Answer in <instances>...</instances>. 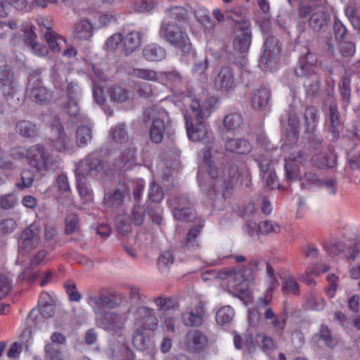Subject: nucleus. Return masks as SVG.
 I'll return each mask as SVG.
<instances>
[{
    "mask_svg": "<svg viewBox=\"0 0 360 360\" xmlns=\"http://www.w3.org/2000/svg\"><path fill=\"white\" fill-rule=\"evenodd\" d=\"M247 227L248 229V233L250 236L255 233H260L262 234L276 233L281 230V227L278 224L270 220L261 221L258 225L255 222L248 221Z\"/></svg>",
    "mask_w": 360,
    "mask_h": 360,
    "instance_id": "obj_22",
    "label": "nucleus"
},
{
    "mask_svg": "<svg viewBox=\"0 0 360 360\" xmlns=\"http://www.w3.org/2000/svg\"><path fill=\"white\" fill-rule=\"evenodd\" d=\"M229 290L234 295H245L248 290V283L241 272L233 271L227 281Z\"/></svg>",
    "mask_w": 360,
    "mask_h": 360,
    "instance_id": "obj_21",
    "label": "nucleus"
},
{
    "mask_svg": "<svg viewBox=\"0 0 360 360\" xmlns=\"http://www.w3.org/2000/svg\"><path fill=\"white\" fill-rule=\"evenodd\" d=\"M15 131L20 136L30 138L35 136L39 131L37 126L28 120H20L15 124Z\"/></svg>",
    "mask_w": 360,
    "mask_h": 360,
    "instance_id": "obj_31",
    "label": "nucleus"
},
{
    "mask_svg": "<svg viewBox=\"0 0 360 360\" xmlns=\"http://www.w3.org/2000/svg\"><path fill=\"white\" fill-rule=\"evenodd\" d=\"M221 139L226 142L225 148L226 150L238 154H246L250 152L251 145L245 139H233V135L230 136L223 132Z\"/></svg>",
    "mask_w": 360,
    "mask_h": 360,
    "instance_id": "obj_17",
    "label": "nucleus"
},
{
    "mask_svg": "<svg viewBox=\"0 0 360 360\" xmlns=\"http://www.w3.org/2000/svg\"><path fill=\"white\" fill-rule=\"evenodd\" d=\"M319 335L329 347H334L338 343V339L332 335L330 329L326 325L321 326Z\"/></svg>",
    "mask_w": 360,
    "mask_h": 360,
    "instance_id": "obj_62",
    "label": "nucleus"
},
{
    "mask_svg": "<svg viewBox=\"0 0 360 360\" xmlns=\"http://www.w3.org/2000/svg\"><path fill=\"white\" fill-rule=\"evenodd\" d=\"M235 315L234 309L230 306H224L219 309L216 314V321L223 326L229 323Z\"/></svg>",
    "mask_w": 360,
    "mask_h": 360,
    "instance_id": "obj_46",
    "label": "nucleus"
},
{
    "mask_svg": "<svg viewBox=\"0 0 360 360\" xmlns=\"http://www.w3.org/2000/svg\"><path fill=\"white\" fill-rule=\"evenodd\" d=\"M165 131V122L160 118L153 120L150 129V139L155 143H160L163 139Z\"/></svg>",
    "mask_w": 360,
    "mask_h": 360,
    "instance_id": "obj_35",
    "label": "nucleus"
},
{
    "mask_svg": "<svg viewBox=\"0 0 360 360\" xmlns=\"http://www.w3.org/2000/svg\"><path fill=\"white\" fill-rule=\"evenodd\" d=\"M146 210L141 205H135L131 210V219L135 225H142L146 219Z\"/></svg>",
    "mask_w": 360,
    "mask_h": 360,
    "instance_id": "obj_61",
    "label": "nucleus"
},
{
    "mask_svg": "<svg viewBox=\"0 0 360 360\" xmlns=\"http://www.w3.org/2000/svg\"><path fill=\"white\" fill-rule=\"evenodd\" d=\"M263 48V53L260 57L261 63L266 65L274 63L281 52V46L278 44L277 39L272 36L268 37Z\"/></svg>",
    "mask_w": 360,
    "mask_h": 360,
    "instance_id": "obj_16",
    "label": "nucleus"
},
{
    "mask_svg": "<svg viewBox=\"0 0 360 360\" xmlns=\"http://www.w3.org/2000/svg\"><path fill=\"white\" fill-rule=\"evenodd\" d=\"M131 312V307L125 311H115L102 313L97 317V326L113 335L121 336Z\"/></svg>",
    "mask_w": 360,
    "mask_h": 360,
    "instance_id": "obj_3",
    "label": "nucleus"
},
{
    "mask_svg": "<svg viewBox=\"0 0 360 360\" xmlns=\"http://www.w3.org/2000/svg\"><path fill=\"white\" fill-rule=\"evenodd\" d=\"M148 198L151 201L157 203L162 200L164 198L162 189L156 182L153 181L150 183L148 190Z\"/></svg>",
    "mask_w": 360,
    "mask_h": 360,
    "instance_id": "obj_63",
    "label": "nucleus"
},
{
    "mask_svg": "<svg viewBox=\"0 0 360 360\" xmlns=\"http://www.w3.org/2000/svg\"><path fill=\"white\" fill-rule=\"evenodd\" d=\"M234 34L233 48L235 51L243 55L247 53L252 41L250 23L243 22V24L236 25Z\"/></svg>",
    "mask_w": 360,
    "mask_h": 360,
    "instance_id": "obj_12",
    "label": "nucleus"
},
{
    "mask_svg": "<svg viewBox=\"0 0 360 360\" xmlns=\"http://www.w3.org/2000/svg\"><path fill=\"white\" fill-rule=\"evenodd\" d=\"M45 354L49 360H64L60 345L48 343L45 346Z\"/></svg>",
    "mask_w": 360,
    "mask_h": 360,
    "instance_id": "obj_56",
    "label": "nucleus"
},
{
    "mask_svg": "<svg viewBox=\"0 0 360 360\" xmlns=\"http://www.w3.org/2000/svg\"><path fill=\"white\" fill-rule=\"evenodd\" d=\"M271 97L269 90L264 87H260L253 91L251 97L252 107L255 110H262L269 103Z\"/></svg>",
    "mask_w": 360,
    "mask_h": 360,
    "instance_id": "obj_26",
    "label": "nucleus"
},
{
    "mask_svg": "<svg viewBox=\"0 0 360 360\" xmlns=\"http://www.w3.org/2000/svg\"><path fill=\"white\" fill-rule=\"evenodd\" d=\"M203 224H198L193 226V228L188 231L186 237L184 246L185 248L190 251H194L198 248L199 243L198 237L200 234Z\"/></svg>",
    "mask_w": 360,
    "mask_h": 360,
    "instance_id": "obj_34",
    "label": "nucleus"
},
{
    "mask_svg": "<svg viewBox=\"0 0 360 360\" xmlns=\"http://www.w3.org/2000/svg\"><path fill=\"white\" fill-rule=\"evenodd\" d=\"M339 89L343 106L346 107L350 103L351 88L349 79L343 78L339 84Z\"/></svg>",
    "mask_w": 360,
    "mask_h": 360,
    "instance_id": "obj_60",
    "label": "nucleus"
},
{
    "mask_svg": "<svg viewBox=\"0 0 360 360\" xmlns=\"http://www.w3.org/2000/svg\"><path fill=\"white\" fill-rule=\"evenodd\" d=\"M134 92L122 86H115L110 91V99L116 103H124L133 98Z\"/></svg>",
    "mask_w": 360,
    "mask_h": 360,
    "instance_id": "obj_36",
    "label": "nucleus"
},
{
    "mask_svg": "<svg viewBox=\"0 0 360 360\" xmlns=\"http://www.w3.org/2000/svg\"><path fill=\"white\" fill-rule=\"evenodd\" d=\"M192 205L193 201L188 195H181L176 198L173 210L174 217L177 220L193 221L196 214L191 207Z\"/></svg>",
    "mask_w": 360,
    "mask_h": 360,
    "instance_id": "obj_13",
    "label": "nucleus"
},
{
    "mask_svg": "<svg viewBox=\"0 0 360 360\" xmlns=\"http://www.w3.org/2000/svg\"><path fill=\"white\" fill-rule=\"evenodd\" d=\"M0 88L8 104L15 108L22 101L18 97V82L11 67L8 65L0 70Z\"/></svg>",
    "mask_w": 360,
    "mask_h": 360,
    "instance_id": "obj_4",
    "label": "nucleus"
},
{
    "mask_svg": "<svg viewBox=\"0 0 360 360\" xmlns=\"http://www.w3.org/2000/svg\"><path fill=\"white\" fill-rule=\"evenodd\" d=\"M134 90L140 98L148 99L155 95V89L153 85L139 82L134 84Z\"/></svg>",
    "mask_w": 360,
    "mask_h": 360,
    "instance_id": "obj_51",
    "label": "nucleus"
},
{
    "mask_svg": "<svg viewBox=\"0 0 360 360\" xmlns=\"http://www.w3.org/2000/svg\"><path fill=\"white\" fill-rule=\"evenodd\" d=\"M129 75L132 77L150 82H156L160 77L157 71L148 68H134L130 70Z\"/></svg>",
    "mask_w": 360,
    "mask_h": 360,
    "instance_id": "obj_33",
    "label": "nucleus"
},
{
    "mask_svg": "<svg viewBox=\"0 0 360 360\" xmlns=\"http://www.w3.org/2000/svg\"><path fill=\"white\" fill-rule=\"evenodd\" d=\"M141 35L138 32H130L123 37L124 54L129 56L135 51L141 44Z\"/></svg>",
    "mask_w": 360,
    "mask_h": 360,
    "instance_id": "obj_28",
    "label": "nucleus"
},
{
    "mask_svg": "<svg viewBox=\"0 0 360 360\" xmlns=\"http://www.w3.org/2000/svg\"><path fill=\"white\" fill-rule=\"evenodd\" d=\"M127 187L124 184H119L117 187L105 193L103 202L109 207H117L122 204Z\"/></svg>",
    "mask_w": 360,
    "mask_h": 360,
    "instance_id": "obj_23",
    "label": "nucleus"
},
{
    "mask_svg": "<svg viewBox=\"0 0 360 360\" xmlns=\"http://www.w3.org/2000/svg\"><path fill=\"white\" fill-rule=\"evenodd\" d=\"M193 58V72L198 75H204L207 69V58L206 55L201 53L198 55L194 52L192 54Z\"/></svg>",
    "mask_w": 360,
    "mask_h": 360,
    "instance_id": "obj_45",
    "label": "nucleus"
},
{
    "mask_svg": "<svg viewBox=\"0 0 360 360\" xmlns=\"http://www.w3.org/2000/svg\"><path fill=\"white\" fill-rule=\"evenodd\" d=\"M282 291L285 294H291L295 296L300 295V285L292 276L283 278Z\"/></svg>",
    "mask_w": 360,
    "mask_h": 360,
    "instance_id": "obj_44",
    "label": "nucleus"
},
{
    "mask_svg": "<svg viewBox=\"0 0 360 360\" xmlns=\"http://www.w3.org/2000/svg\"><path fill=\"white\" fill-rule=\"evenodd\" d=\"M41 229L35 224H31L21 233L18 240V252L21 255H26L36 249L41 241Z\"/></svg>",
    "mask_w": 360,
    "mask_h": 360,
    "instance_id": "obj_10",
    "label": "nucleus"
},
{
    "mask_svg": "<svg viewBox=\"0 0 360 360\" xmlns=\"http://www.w3.org/2000/svg\"><path fill=\"white\" fill-rule=\"evenodd\" d=\"M246 9L243 7H235L226 13L227 18L231 19L236 22V25L243 24V22H250L245 19Z\"/></svg>",
    "mask_w": 360,
    "mask_h": 360,
    "instance_id": "obj_52",
    "label": "nucleus"
},
{
    "mask_svg": "<svg viewBox=\"0 0 360 360\" xmlns=\"http://www.w3.org/2000/svg\"><path fill=\"white\" fill-rule=\"evenodd\" d=\"M210 156L211 153L210 149L202 150L200 154V157L203 158L208 174L214 179L216 176H218V167L216 166L215 163L212 162Z\"/></svg>",
    "mask_w": 360,
    "mask_h": 360,
    "instance_id": "obj_49",
    "label": "nucleus"
},
{
    "mask_svg": "<svg viewBox=\"0 0 360 360\" xmlns=\"http://www.w3.org/2000/svg\"><path fill=\"white\" fill-rule=\"evenodd\" d=\"M233 342L237 349H243L244 347L249 354H252L255 350L252 338L244 341L240 335H236L233 338Z\"/></svg>",
    "mask_w": 360,
    "mask_h": 360,
    "instance_id": "obj_64",
    "label": "nucleus"
},
{
    "mask_svg": "<svg viewBox=\"0 0 360 360\" xmlns=\"http://www.w3.org/2000/svg\"><path fill=\"white\" fill-rule=\"evenodd\" d=\"M44 37L49 47L55 52L60 51L58 39L62 40V37H59L51 27L47 28V31L44 32Z\"/></svg>",
    "mask_w": 360,
    "mask_h": 360,
    "instance_id": "obj_58",
    "label": "nucleus"
},
{
    "mask_svg": "<svg viewBox=\"0 0 360 360\" xmlns=\"http://www.w3.org/2000/svg\"><path fill=\"white\" fill-rule=\"evenodd\" d=\"M79 231V218L75 214H70L65 219V233L68 235L75 233Z\"/></svg>",
    "mask_w": 360,
    "mask_h": 360,
    "instance_id": "obj_59",
    "label": "nucleus"
},
{
    "mask_svg": "<svg viewBox=\"0 0 360 360\" xmlns=\"http://www.w3.org/2000/svg\"><path fill=\"white\" fill-rule=\"evenodd\" d=\"M134 346L140 351L145 350L150 345V338L143 334V328H139L132 338Z\"/></svg>",
    "mask_w": 360,
    "mask_h": 360,
    "instance_id": "obj_47",
    "label": "nucleus"
},
{
    "mask_svg": "<svg viewBox=\"0 0 360 360\" xmlns=\"http://www.w3.org/2000/svg\"><path fill=\"white\" fill-rule=\"evenodd\" d=\"M27 94L32 101L40 105L47 104L52 97L51 91L42 84L40 73L37 71L29 75Z\"/></svg>",
    "mask_w": 360,
    "mask_h": 360,
    "instance_id": "obj_9",
    "label": "nucleus"
},
{
    "mask_svg": "<svg viewBox=\"0 0 360 360\" xmlns=\"http://www.w3.org/2000/svg\"><path fill=\"white\" fill-rule=\"evenodd\" d=\"M158 310L165 313L169 310H174L178 307V302L172 297H158L154 300Z\"/></svg>",
    "mask_w": 360,
    "mask_h": 360,
    "instance_id": "obj_41",
    "label": "nucleus"
},
{
    "mask_svg": "<svg viewBox=\"0 0 360 360\" xmlns=\"http://www.w3.org/2000/svg\"><path fill=\"white\" fill-rule=\"evenodd\" d=\"M316 62V56L307 51L306 55L300 59L295 70V75L298 77H311L317 70Z\"/></svg>",
    "mask_w": 360,
    "mask_h": 360,
    "instance_id": "obj_15",
    "label": "nucleus"
},
{
    "mask_svg": "<svg viewBox=\"0 0 360 360\" xmlns=\"http://www.w3.org/2000/svg\"><path fill=\"white\" fill-rule=\"evenodd\" d=\"M143 57L148 61L158 62L165 58V49L157 44L146 45L142 51Z\"/></svg>",
    "mask_w": 360,
    "mask_h": 360,
    "instance_id": "obj_24",
    "label": "nucleus"
},
{
    "mask_svg": "<svg viewBox=\"0 0 360 360\" xmlns=\"http://www.w3.org/2000/svg\"><path fill=\"white\" fill-rule=\"evenodd\" d=\"M288 123L291 128V131L287 136L286 142L290 144L296 142L299 136L298 128L300 120L294 112H290L288 114Z\"/></svg>",
    "mask_w": 360,
    "mask_h": 360,
    "instance_id": "obj_40",
    "label": "nucleus"
},
{
    "mask_svg": "<svg viewBox=\"0 0 360 360\" xmlns=\"http://www.w3.org/2000/svg\"><path fill=\"white\" fill-rule=\"evenodd\" d=\"M92 139V129L89 125L79 126L76 131V143L79 147L86 146Z\"/></svg>",
    "mask_w": 360,
    "mask_h": 360,
    "instance_id": "obj_39",
    "label": "nucleus"
},
{
    "mask_svg": "<svg viewBox=\"0 0 360 360\" xmlns=\"http://www.w3.org/2000/svg\"><path fill=\"white\" fill-rule=\"evenodd\" d=\"M240 172L238 165L235 163H231L224 167L221 174L218 171V176H216L210 182L212 186L211 195H216L217 193H224L225 191L232 188L234 184L240 177Z\"/></svg>",
    "mask_w": 360,
    "mask_h": 360,
    "instance_id": "obj_8",
    "label": "nucleus"
},
{
    "mask_svg": "<svg viewBox=\"0 0 360 360\" xmlns=\"http://www.w3.org/2000/svg\"><path fill=\"white\" fill-rule=\"evenodd\" d=\"M133 316L135 321L145 325L146 328L151 330L157 328L158 321L153 309L146 306L138 307Z\"/></svg>",
    "mask_w": 360,
    "mask_h": 360,
    "instance_id": "obj_14",
    "label": "nucleus"
},
{
    "mask_svg": "<svg viewBox=\"0 0 360 360\" xmlns=\"http://www.w3.org/2000/svg\"><path fill=\"white\" fill-rule=\"evenodd\" d=\"M214 98L205 100L200 103L197 100H192L189 105L190 114H185V124L188 137L192 141L203 140L207 135L208 129L205 122L213 111Z\"/></svg>",
    "mask_w": 360,
    "mask_h": 360,
    "instance_id": "obj_1",
    "label": "nucleus"
},
{
    "mask_svg": "<svg viewBox=\"0 0 360 360\" xmlns=\"http://www.w3.org/2000/svg\"><path fill=\"white\" fill-rule=\"evenodd\" d=\"M300 18L308 17L309 26L314 32H324L330 21V15L322 8H314L311 6L300 3L297 9Z\"/></svg>",
    "mask_w": 360,
    "mask_h": 360,
    "instance_id": "obj_6",
    "label": "nucleus"
},
{
    "mask_svg": "<svg viewBox=\"0 0 360 360\" xmlns=\"http://www.w3.org/2000/svg\"><path fill=\"white\" fill-rule=\"evenodd\" d=\"M103 161L94 153H91L77 163L76 177L84 179L98 177L103 173Z\"/></svg>",
    "mask_w": 360,
    "mask_h": 360,
    "instance_id": "obj_11",
    "label": "nucleus"
},
{
    "mask_svg": "<svg viewBox=\"0 0 360 360\" xmlns=\"http://www.w3.org/2000/svg\"><path fill=\"white\" fill-rule=\"evenodd\" d=\"M53 131L57 134L53 146L56 150L61 152L68 151L71 149V140L65 133L64 129L58 120L53 124Z\"/></svg>",
    "mask_w": 360,
    "mask_h": 360,
    "instance_id": "obj_20",
    "label": "nucleus"
},
{
    "mask_svg": "<svg viewBox=\"0 0 360 360\" xmlns=\"http://www.w3.org/2000/svg\"><path fill=\"white\" fill-rule=\"evenodd\" d=\"M36 37V34L30 30L27 44L31 48L33 53H35L37 56L41 57L45 56L48 53V49L46 48V46L38 44L37 41H35Z\"/></svg>",
    "mask_w": 360,
    "mask_h": 360,
    "instance_id": "obj_54",
    "label": "nucleus"
},
{
    "mask_svg": "<svg viewBox=\"0 0 360 360\" xmlns=\"http://www.w3.org/2000/svg\"><path fill=\"white\" fill-rule=\"evenodd\" d=\"M255 341L261 349L266 353L271 352L276 347L273 339L264 333L257 334Z\"/></svg>",
    "mask_w": 360,
    "mask_h": 360,
    "instance_id": "obj_50",
    "label": "nucleus"
},
{
    "mask_svg": "<svg viewBox=\"0 0 360 360\" xmlns=\"http://www.w3.org/2000/svg\"><path fill=\"white\" fill-rule=\"evenodd\" d=\"M35 174L32 170L24 169L20 174V181L17 183L16 186L21 190L30 188L33 184Z\"/></svg>",
    "mask_w": 360,
    "mask_h": 360,
    "instance_id": "obj_55",
    "label": "nucleus"
},
{
    "mask_svg": "<svg viewBox=\"0 0 360 360\" xmlns=\"http://www.w3.org/2000/svg\"><path fill=\"white\" fill-rule=\"evenodd\" d=\"M337 156L330 153L327 155H316L312 158L313 162L320 168H333L336 165Z\"/></svg>",
    "mask_w": 360,
    "mask_h": 360,
    "instance_id": "obj_38",
    "label": "nucleus"
},
{
    "mask_svg": "<svg viewBox=\"0 0 360 360\" xmlns=\"http://www.w3.org/2000/svg\"><path fill=\"white\" fill-rule=\"evenodd\" d=\"M186 342L190 348L199 350L207 345V339L200 330H191L186 333Z\"/></svg>",
    "mask_w": 360,
    "mask_h": 360,
    "instance_id": "obj_27",
    "label": "nucleus"
},
{
    "mask_svg": "<svg viewBox=\"0 0 360 360\" xmlns=\"http://www.w3.org/2000/svg\"><path fill=\"white\" fill-rule=\"evenodd\" d=\"M109 137L115 143L122 144L129 139V133L124 123H119L112 127L109 131Z\"/></svg>",
    "mask_w": 360,
    "mask_h": 360,
    "instance_id": "obj_32",
    "label": "nucleus"
},
{
    "mask_svg": "<svg viewBox=\"0 0 360 360\" xmlns=\"http://www.w3.org/2000/svg\"><path fill=\"white\" fill-rule=\"evenodd\" d=\"M136 148L134 146H130L124 149L119 157V162L117 166L120 167H130L131 164L135 160Z\"/></svg>",
    "mask_w": 360,
    "mask_h": 360,
    "instance_id": "obj_42",
    "label": "nucleus"
},
{
    "mask_svg": "<svg viewBox=\"0 0 360 360\" xmlns=\"http://www.w3.org/2000/svg\"><path fill=\"white\" fill-rule=\"evenodd\" d=\"M181 321L186 326L196 327L202 325L203 316L195 313L194 311H191L181 314Z\"/></svg>",
    "mask_w": 360,
    "mask_h": 360,
    "instance_id": "obj_48",
    "label": "nucleus"
},
{
    "mask_svg": "<svg viewBox=\"0 0 360 360\" xmlns=\"http://www.w3.org/2000/svg\"><path fill=\"white\" fill-rule=\"evenodd\" d=\"M318 110L314 106L307 107L302 117L304 131H314L319 121Z\"/></svg>",
    "mask_w": 360,
    "mask_h": 360,
    "instance_id": "obj_29",
    "label": "nucleus"
},
{
    "mask_svg": "<svg viewBox=\"0 0 360 360\" xmlns=\"http://www.w3.org/2000/svg\"><path fill=\"white\" fill-rule=\"evenodd\" d=\"M115 226L117 231L122 235L127 234L131 229L129 217L124 214H120L116 217Z\"/></svg>",
    "mask_w": 360,
    "mask_h": 360,
    "instance_id": "obj_57",
    "label": "nucleus"
},
{
    "mask_svg": "<svg viewBox=\"0 0 360 360\" xmlns=\"http://www.w3.org/2000/svg\"><path fill=\"white\" fill-rule=\"evenodd\" d=\"M95 26L87 18L77 21L72 32V37L76 40L89 41L94 35Z\"/></svg>",
    "mask_w": 360,
    "mask_h": 360,
    "instance_id": "obj_19",
    "label": "nucleus"
},
{
    "mask_svg": "<svg viewBox=\"0 0 360 360\" xmlns=\"http://www.w3.org/2000/svg\"><path fill=\"white\" fill-rule=\"evenodd\" d=\"M123 296L117 292L105 293L100 292L96 295H90L87 297V303L92 308L94 312L100 316L107 312V309H114L120 306Z\"/></svg>",
    "mask_w": 360,
    "mask_h": 360,
    "instance_id": "obj_7",
    "label": "nucleus"
},
{
    "mask_svg": "<svg viewBox=\"0 0 360 360\" xmlns=\"http://www.w3.org/2000/svg\"><path fill=\"white\" fill-rule=\"evenodd\" d=\"M159 36L161 39L183 52H188L192 48L187 33L182 30L179 24L175 22H169L168 19H162L159 30Z\"/></svg>",
    "mask_w": 360,
    "mask_h": 360,
    "instance_id": "obj_2",
    "label": "nucleus"
},
{
    "mask_svg": "<svg viewBox=\"0 0 360 360\" xmlns=\"http://www.w3.org/2000/svg\"><path fill=\"white\" fill-rule=\"evenodd\" d=\"M166 15L163 19H168L169 22H175L177 24L186 22L188 19V13L186 9L181 6L170 7L165 11Z\"/></svg>",
    "mask_w": 360,
    "mask_h": 360,
    "instance_id": "obj_30",
    "label": "nucleus"
},
{
    "mask_svg": "<svg viewBox=\"0 0 360 360\" xmlns=\"http://www.w3.org/2000/svg\"><path fill=\"white\" fill-rule=\"evenodd\" d=\"M324 247L326 252L333 256L341 254L345 248V244L338 238H331L324 243Z\"/></svg>",
    "mask_w": 360,
    "mask_h": 360,
    "instance_id": "obj_53",
    "label": "nucleus"
},
{
    "mask_svg": "<svg viewBox=\"0 0 360 360\" xmlns=\"http://www.w3.org/2000/svg\"><path fill=\"white\" fill-rule=\"evenodd\" d=\"M215 87L222 91L233 89L236 86L232 69L229 66L221 68L214 80Z\"/></svg>",
    "mask_w": 360,
    "mask_h": 360,
    "instance_id": "obj_18",
    "label": "nucleus"
},
{
    "mask_svg": "<svg viewBox=\"0 0 360 360\" xmlns=\"http://www.w3.org/2000/svg\"><path fill=\"white\" fill-rule=\"evenodd\" d=\"M11 6L17 10H24L27 8V0H0V16L5 17L8 15V6Z\"/></svg>",
    "mask_w": 360,
    "mask_h": 360,
    "instance_id": "obj_43",
    "label": "nucleus"
},
{
    "mask_svg": "<svg viewBox=\"0 0 360 360\" xmlns=\"http://www.w3.org/2000/svg\"><path fill=\"white\" fill-rule=\"evenodd\" d=\"M28 163L39 172L54 170L57 160L41 144H36L28 148Z\"/></svg>",
    "mask_w": 360,
    "mask_h": 360,
    "instance_id": "obj_5",
    "label": "nucleus"
},
{
    "mask_svg": "<svg viewBox=\"0 0 360 360\" xmlns=\"http://www.w3.org/2000/svg\"><path fill=\"white\" fill-rule=\"evenodd\" d=\"M294 157H288L285 159V176L290 181H296L300 177V165Z\"/></svg>",
    "mask_w": 360,
    "mask_h": 360,
    "instance_id": "obj_37",
    "label": "nucleus"
},
{
    "mask_svg": "<svg viewBox=\"0 0 360 360\" xmlns=\"http://www.w3.org/2000/svg\"><path fill=\"white\" fill-rule=\"evenodd\" d=\"M243 122L242 117L237 113L226 115L223 120V127L221 128L220 136L223 132L230 136L234 135L238 130Z\"/></svg>",
    "mask_w": 360,
    "mask_h": 360,
    "instance_id": "obj_25",
    "label": "nucleus"
}]
</instances>
